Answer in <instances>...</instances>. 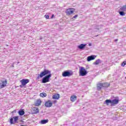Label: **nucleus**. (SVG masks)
I'll use <instances>...</instances> for the list:
<instances>
[{
    "mask_svg": "<svg viewBox=\"0 0 126 126\" xmlns=\"http://www.w3.org/2000/svg\"><path fill=\"white\" fill-rule=\"evenodd\" d=\"M89 46H91V43H90L89 44Z\"/></svg>",
    "mask_w": 126,
    "mask_h": 126,
    "instance_id": "obj_31",
    "label": "nucleus"
},
{
    "mask_svg": "<svg viewBox=\"0 0 126 126\" xmlns=\"http://www.w3.org/2000/svg\"><path fill=\"white\" fill-rule=\"evenodd\" d=\"M1 83H0V88H3V87H5L6 86V84H7V80L6 79L4 81H1Z\"/></svg>",
    "mask_w": 126,
    "mask_h": 126,
    "instance_id": "obj_5",
    "label": "nucleus"
},
{
    "mask_svg": "<svg viewBox=\"0 0 126 126\" xmlns=\"http://www.w3.org/2000/svg\"><path fill=\"white\" fill-rule=\"evenodd\" d=\"M104 87V86L103 85V84H98L97 85V90H101L102 89V88Z\"/></svg>",
    "mask_w": 126,
    "mask_h": 126,
    "instance_id": "obj_13",
    "label": "nucleus"
},
{
    "mask_svg": "<svg viewBox=\"0 0 126 126\" xmlns=\"http://www.w3.org/2000/svg\"><path fill=\"white\" fill-rule=\"evenodd\" d=\"M74 12V10H73V8L67 9L65 11V13L67 15H70V14H72Z\"/></svg>",
    "mask_w": 126,
    "mask_h": 126,
    "instance_id": "obj_3",
    "label": "nucleus"
},
{
    "mask_svg": "<svg viewBox=\"0 0 126 126\" xmlns=\"http://www.w3.org/2000/svg\"><path fill=\"white\" fill-rule=\"evenodd\" d=\"M18 113L20 116H23V115L25 114V112H24V110H19Z\"/></svg>",
    "mask_w": 126,
    "mask_h": 126,
    "instance_id": "obj_17",
    "label": "nucleus"
},
{
    "mask_svg": "<svg viewBox=\"0 0 126 126\" xmlns=\"http://www.w3.org/2000/svg\"><path fill=\"white\" fill-rule=\"evenodd\" d=\"M10 125H14V122H13V118H11L10 119Z\"/></svg>",
    "mask_w": 126,
    "mask_h": 126,
    "instance_id": "obj_24",
    "label": "nucleus"
},
{
    "mask_svg": "<svg viewBox=\"0 0 126 126\" xmlns=\"http://www.w3.org/2000/svg\"><path fill=\"white\" fill-rule=\"evenodd\" d=\"M126 61L123 62V63H122V66H125V65H126Z\"/></svg>",
    "mask_w": 126,
    "mask_h": 126,
    "instance_id": "obj_25",
    "label": "nucleus"
},
{
    "mask_svg": "<svg viewBox=\"0 0 126 126\" xmlns=\"http://www.w3.org/2000/svg\"><path fill=\"white\" fill-rule=\"evenodd\" d=\"M102 63V61L100 60V59L96 60V61L94 63V64H95V65H97V64H99V63Z\"/></svg>",
    "mask_w": 126,
    "mask_h": 126,
    "instance_id": "obj_16",
    "label": "nucleus"
},
{
    "mask_svg": "<svg viewBox=\"0 0 126 126\" xmlns=\"http://www.w3.org/2000/svg\"><path fill=\"white\" fill-rule=\"evenodd\" d=\"M47 123H49V120L48 119L42 120L40 122V124L41 125H45V124H47Z\"/></svg>",
    "mask_w": 126,
    "mask_h": 126,
    "instance_id": "obj_12",
    "label": "nucleus"
},
{
    "mask_svg": "<svg viewBox=\"0 0 126 126\" xmlns=\"http://www.w3.org/2000/svg\"><path fill=\"white\" fill-rule=\"evenodd\" d=\"M33 111H34L35 114H38V113H39V108H35L33 109Z\"/></svg>",
    "mask_w": 126,
    "mask_h": 126,
    "instance_id": "obj_22",
    "label": "nucleus"
},
{
    "mask_svg": "<svg viewBox=\"0 0 126 126\" xmlns=\"http://www.w3.org/2000/svg\"><path fill=\"white\" fill-rule=\"evenodd\" d=\"M95 58H96V56L91 55L90 56L88 57L87 61L88 62H90L91 61H93V60H95Z\"/></svg>",
    "mask_w": 126,
    "mask_h": 126,
    "instance_id": "obj_8",
    "label": "nucleus"
},
{
    "mask_svg": "<svg viewBox=\"0 0 126 126\" xmlns=\"http://www.w3.org/2000/svg\"><path fill=\"white\" fill-rule=\"evenodd\" d=\"M115 42H117L118 41V39L115 40Z\"/></svg>",
    "mask_w": 126,
    "mask_h": 126,
    "instance_id": "obj_30",
    "label": "nucleus"
},
{
    "mask_svg": "<svg viewBox=\"0 0 126 126\" xmlns=\"http://www.w3.org/2000/svg\"><path fill=\"white\" fill-rule=\"evenodd\" d=\"M80 75L81 76H85L87 74V71L84 68V67H81L79 69Z\"/></svg>",
    "mask_w": 126,
    "mask_h": 126,
    "instance_id": "obj_2",
    "label": "nucleus"
},
{
    "mask_svg": "<svg viewBox=\"0 0 126 126\" xmlns=\"http://www.w3.org/2000/svg\"><path fill=\"white\" fill-rule=\"evenodd\" d=\"M40 96L42 97V98H44V97H47V94L45 93H42L40 94Z\"/></svg>",
    "mask_w": 126,
    "mask_h": 126,
    "instance_id": "obj_18",
    "label": "nucleus"
},
{
    "mask_svg": "<svg viewBox=\"0 0 126 126\" xmlns=\"http://www.w3.org/2000/svg\"><path fill=\"white\" fill-rule=\"evenodd\" d=\"M106 84V87H109V86H110V84H107V83H105Z\"/></svg>",
    "mask_w": 126,
    "mask_h": 126,
    "instance_id": "obj_28",
    "label": "nucleus"
},
{
    "mask_svg": "<svg viewBox=\"0 0 126 126\" xmlns=\"http://www.w3.org/2000/svg\"><path fill=\"white\" fill-rule=\"evenodd\" d=\"M85 47H86V44H81L78 46V48L80 50H83Z\"/></svg>",
    "mask_w": 126,
    "mask_h": 126,
    "instance_id": "obj_11",
    "label": "nucleus"
},
{
    "mask_svg": "<svg viewBox=\"0 0 126 126\" xmlns=\"http://www.w3.org/2000/svg\"><path fill=\"white\" fill-rule=\"evenodd\" d=\"M105 103H106V105H109V104H112V100L106 99L105 100Z\"/></svg>",
    "mask_w": 126,
    "mask_h": 126,
    "instance_id": "obj_21",
    "label": "nucleus"
},
{
    "mask_svg": "<svg viewBox=\"0 0 126 126\" xmlns=\"http://www.w3.org/2000/svg\"><path fill=\"white\" fill-rule=\"evenodd\" d=\"M14 119V122L15 123V124H16L18 122H17V121H18V116H14L13 117Z\"/></svg>",
    "mask_w": 126,
    "mask_h": 126,
    "instance_id": "obj_19",
    "label": "nucleus"
},
{
    "mask_svg": "<svg viewBox=\"0 0 126 126\" xmlns=\"http://www.w3.org/2000/svg\"><path fill=\"white\" fill-rule=\"evenodd\" d=\"M6 46H8V45H6Z\"/></svg>",
    "mask_w": 126,
    "mask_h": 126,
    "instance_id": "obj_33",
    "label": "nucleus"
},
{
    "mask_svg": "<svg viewBox=\"0 0 126 126\" xmlns=\"http://www.w3.org/2000/svg\"><path fill=\"white\" fill-rule=\"evenodd\" d=\"M97 30H99V28H96Z\"/></svg>",
    "mask_w": 126,
    "mask_h": 126,
    "instance_id": "obj_32",
    "label": "nucleus"
},
{
    "mask_svg": "<svg viewBox=\"0 0 126 126\" xmlns=\"http://www.w3.org/2000/svg\"><path fill=\"white\" fill-rule=\"evenodd\" d=\"M63 76L64 77H66V76H71L72 75L71 73L68 71H65L63 73Z\"/></svg>",
    "mask_w": 126,
    "mask_h": 126,
    "instance_id": "obj_6",
    "label": "nucleus"
},
{
    "mask_svg": "<svg viewBox=\"0 0 126 126\" xmlns=\"http://www.w3.org/2000/svg\"><path fill=\"white\" fill-rule=\"evenodd\" d=\"M40 105H41V100H37L35 103V106H39Z\"/></svg>",
    "mask_w": 126,
    "mask_h": 126,
    "instance_id": "obj_14",
    "label": "nucleus"
},
{
    "mask_svg": "<svg viewBox=\"0 0 126 126\" xmlns=\"http://www.w3.org/2000/svg\"><path fill=\"white\" fill-rule=\"evenodd\" d=\"M18 63H19V62H18Z\"/></svg>",
    "mask_w": 126,
    "mask_h": 126,
    "instance_id": "obj_34",
    "label": "nucleus"
},
{
    "mask_svg": "<svg viewBox=\"0 0 126 126\" xmlns=\"http://www.w3.org/2000/svg\"><path fill=\"white\" fill-rule=\"evenodd\" d=\"M50 16H49V15H45V18H46V19H49Z\"/></svg>",
    "mask_w": 126,
    "mask_h": 126,
    "instance_id": "obj_27",
    "label": "nucleus"
},
{
    "mask_svg": "<svg viewBox=\"0 0 126 126\" xmlns=\"http://www.w3.org/2000/svg\"><path fill=\"white\" fill-rule=\"evenodd\" d=\"M77 16H78V15H75V16H74L73 18H76V17H77Z\"/></svg>",
    "mask_w": 126,
    "mask_h": 126,
    "instance_id": "obj_29",
    "label": "nucleus"
},
{
    "mask_svg": "<svg viewBox=\"0 0 126 126\" xmlns=\"http://www.w3.org/2000/svg\"><path fill=\"white\" fill-rule=\"evenodd\" d=\"M43 76L44 77L42 79V83H47V82H49L50 78L52 77V74H51V71L46 69H44L43 71L40 73V74L38 75L37 79H39L40 77V78H42Z\"/></svg>",
    "mask_w": 126,
    "mask_h": 126,
    "instance_id": "obj_1",
    "label": "nucleus"
},
{
    "mask_svg": "<svg viewBox=\"0 0 126 126\" xmlns=\"http://www.w3.org/2000/svg\"><path fill=\"white\" fill-rule=\"evenodd\" d=\"M57 101V100H54L52 101V104H56Z\"/></svg>",
    "mask_w": 126,
    "mask_h": 126,
    "instance_id": "obj_26",
    "label": "nucleus"
},
{
    "mask_svg": "<svg viewBox=\"0 0 126 126\" xmlns=\"http://www.w3.org/2000/svg\"><path fill=\"white\" fill-rule=\"evenodd\" d=\"M119 14H120L121 16H125V15H126V13H125V12L123 11H119Z\"/></svg>",
    "mask_w": 126,
    "mask_h": 126,
    "instance_id": "obj_23",
    "label": "nucleus"
},
{
    "mask_svg": "<svg viewBox=\"0 0 126 126\" xmlns=\"http://www.w3.org/2000/svg\"><path fill=\"white\" fill-rule=\"evenodd\" d=\"M30 81V80L27 79H23L20 81V82H21L22 85H23V86H25V85H26L27 83H29Z\"/></svg>",
    "mask_w": 126,
    "mask_h": 126,
    "instance_id": "obj_4",
    "label": "nucleus"
},
{
    "mask_svg": "<svg viewBox=\"0 0 126 126\" xmlns=\"http://www.w3.org/2000/svg\"><path fill=\"white\" fill-rule=\"evenodd\" d=\"M76 100V96L75 95H72L70 97V101L72 102H74Z\"/></svg>",
    "mask_w": 126,
    "mask_h": 126,
    "instance_id": "obj_15",
    "label": "nucleus"
},
{
    "mask_svg": "<svg viewBox=\"0 0 126 126\" xmlns=\"http://www.w3.org/2000/svg\"><path fill=\"white\" fill-rule=\"evenodd\" d=\"M53 99H55L56 100H59V99L60 98V94H54L52 96Z\"/></svg>",
    "mask_w": 126,
    "mask_h": 126,
    "instance_id": "obj_10",
    "label": "nucleus"
},
{
    "mask_svg": "<svg viewBox=\"0 0 126 126\" xmlns=\"http://www.w3.org/2000/svg\"><path fill=\"white\" fill-rule=\"evenodd\" d=\"M119 103V99H114L111 100V106H115V105H117Z\"/></svg>",
    "mask_w": 126,
    "mask_h": 126,
    "instance_id": "obj_9",
    "label": "nucleus"
},
{
    "mask_svg": "<svg viewBox=\"0 0 126 126\" xmlns=\"http://www.w3.org/2000/svg\"><path fill=\"white\" fill-rule=\"evenodd\" d=\"M45 107H52L53 106V103L51 101V100H49L46 101L45 103Z\"/></svg>",
    "mask_w": 126,
    "mask_h": 126,
    "instance_id": "obj_7",
    "label": "nucleus"
},
{
    "mask_svg": "<svg viewBox=\"0 0 126 126\" xmlns=\"http://www.w3.org/2000/svg\"><path fill=\"white\" fill-rule=\"evenodd\" d=\"M120 10H122V11H126V4L121 7L120 8Z\"/></svg>",
    "mask_w": 126,
    "mask_h": 126,
    "instance_id": "obj_20",
    "label": "nucleus"
}]
</instances>
